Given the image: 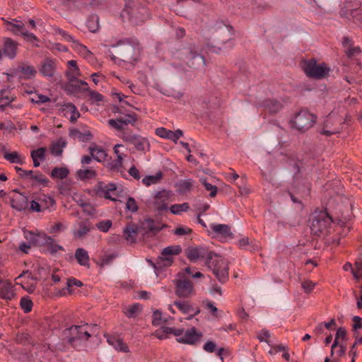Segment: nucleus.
Segmentation results:
<instances>
[{"mask_svg":"<svg viewBox=\"0 0 362 362\" xmlns=\"http://www.w3.org/2000/svg\"><path fill=\"white\" fill-rule=\"evenodd\" d=\"M92 228V225L88 220L77 221L73 226V235L76 238H83Z\"/></svg>","mask_w":362,"mask_h":362,"instance_id":"nucleus-19","label":"nucleus"},{"mask_svg":"<svg viewBox=\"0 0 362 362\" xmlns=\"http://www.w3.org/2000/svg\"><path fill=\"white\" fill-rule=\"evenodd\" d=\"M67 86L72 88V89L76 92L87 91L89 89L88 83L86 81L78 78H76V81H74V82L69 81Z\"/></svg>","mask_w":362,"mask_h":362,"instance_id":"nucleus-35","label":"nucleus"},{"mask_svg":"<svg viewBox=\"0 0 362 362\" xmlns=\"http://www.w3.org/2000/svg\"><path fill=\"white\" fill-rule=\"evenodd\" d=\"M89 96L90 99L94 102H101L104 99V97L102 94L94 90L89 91Z\"/></svg>","mask_w":362,"mask_h":362,"instance_id":"nucleus-63","label":"nucleus"},{"mask_svg":"<svg viewBox=\"0 0 362 362\" xmlns=\"http://www.w3.org/2000/svg\"><path fill=\"white\" fill-rule=\"evenodd\" d=\"M66 142L62 139L53 143L50 147V151L52 155L55 156H60L63 152V148L66 146Z\"/></svg>","mask_w":362,"mask_h":362,"instance_id":"nucleus-37","label":"nucleus"},{"mask_svg":"<svg viewBox=\"0 0 362 362\" xmlns=\"http://www.w3.org/2000/svg\"><path fill=\"white\" fill-rule=\"evenodd\" d=\"M339 132V128H337V127L331 128V127L329 126V122L327 120V121H326L321 133L322 134H325V135L329 136H331L336 133H338Z\"/></svg>","mask_w":362,"mask_h":362,"instance_id":"nucleus-52","label":"nucleus"},{"mask_svg":"<svg viewBox=\"0 0 362 362\" xmlns=\"http://www.w3.org/2000/svg\"><path fill=\"white\" fill-rule=\"evenodd\" d=\"M67 69L66 71V77L69 82H74L81 75V71L77 66L75 60H69L66 63Z\"/></svg>","mask_w":362,"mask_h":362,"instance_id":"nucleus-23","label":"nucleus"},{"mask_svg":"<svg viewBox=\"0 0 362 362\" xmlns=\"http://www.w3.org/2000/svg\"><path fill=\"white\" fill-rule=\"evenodd\" d=\"M4 158L11 163L22 164L23 158L16 151L13 152H4Z\"/></svg>","mask_w":362,"mask_h":362,"instance_id":"nucleus-43","label":"nucleus"},{"mask_svg":"<svg viewBox=\"0 0 362 362\" xmlns=\"http://www.w3.org/2000/svg\"><path fill=\"white\" fill-rule=\"evenodd\" d=\"M97 228L102 232H107L112 226V221L110 220H105L100 221L96 225Z\"/></svg>","mask_w":362,"mask_h":362,"instance_id":"nucleus-56","label":"nucleus"},{"mask_svg":"<svg viewBox=\"0 0 362 362\" xmlns=\"http://www.w3.org/2000/svg\"><path fill=\"white\" fill-rule=\"evenodd\" d=\"M6 25L8 30L16 35L21 34V31L24 28V24L23 23H13L6 21Z\"/></svg>","mask_w":362,"mask_h":362,"instance_id":"nucleus-47","label":"nucleus"},{"mask_svg":"<svg viewBox=\"0 0 362 362\" xmlns=\"http://www.w3.org/2000/svg\"><path fill=\"white\" fill-rule=\"evenodd\" d=\"M20 305L24 313H28L32 310L33 302L29 297H23L21 299Z\"/></svg>","mask_w":362,"mask_h":362,"instance_id":"nucleus-46","label":"nucleus"},{"mask_svg":"<svg viewBox=\"0 0 362 362\" xmlns=\"http://www.w3.org/2000/svg\"><path fill=\"white\" fill-rule=\"evenodd\" d=\"M75 257L78 263L86 267L89 264V255L88 252L83 248H78L75 252Z\"/></svg>","mask_w":362,"mask_h":362,"instance_id":"nucleus-33","label":"nucleus"},{"mask_svg":"<svg viewBox=\"0 0 362 362\" xmlns=\"http://www.w3.org/2000/svg\"><path fill=\"white\" fill-rule=\"evenodd\" d=\"M136 235V230L132 226H127L124 230V235L127 240L133 238Z\"/></svg>","mask_w":362,"mask_h":362,"instance_id":"nucleus-59","label":"nucleus"},{"mask_svg":"<svg viewBox=\"0 0 362 362\" xmlns=\"http://www.w3.org/2000/svg\"><path fill=\"white\" fill-rule=\"evenodd\" d=\"M301 66L308 76L314 78H324L329 71L324 64H317L314 59L303 62Z\"/></svg>","mask_w":362,"mask_h":362,"instance_id":"nucleus-10","label":"nucleus"},{"mask_svg":"<svg viewBox=\"0 0 362 362\" xmlns=\"http://www.w3.org/2000/svg\"><path fill=\"white\" fill-rule=\"evenodd\" d=\"M262 106L266 113L271 115L278 112L282 107L281 104L274 100H264L262 103Z\"/></svg>","mask_w":362,"mask_h":362,"instance_id":"nucleus-28","label":"nucleus"},{"mask_svg":"<svg viewBox=\"0 0 362 362\" xmlns=\"http://www.w3.org/2000/svg\"><path fill=\"white\" fill-rule=\"evenodd\" d=\"M181 251L182 248L180 245H171L164 248L156 263L158 267H170L173 262V256L179 255Z\"/></svg>","mask_w":362,"mask_h":362,"instance_id":"nucleus-12","label":"nucleus"},{"mask_svg":"<svg viewBox=\"0 0 362 362\" xmlns=\"http://www.w3.org/2000/svg\"><path fill=\"white\" fill-rule=\"evenodd\" d=\"M163 174L161 172L156 173L155 175H148L145 177L142 182L146 186H150L152 184L158 183L162 178Z\"/></svg>","mask_w":362,"mask_h":362,"instance_id":"nucleus-44","label":"nucleus"},{"mask_svg":"<svg viewBox=\"0 0 362 362\" xmlns=\"http://www.w3.org/2000/svg\"><path fill=\"white\" fill-rule=\"evenodd\" d=\"M126 209L132 212L137 211L139 207L133 197H129L126 203Z\"/></svg>","mask_w":362,"mask_h":362,"instance_id":"nucleus-55","label":"nucleus"},{"mask_svg":"<svg viewBox=\"0 0 362 362\" xmlns=\"http://www.w3.org/2000/svg\"><path fill=\"white\" fill-rule=\"evenodd\" d=\"M16 296L13 286L9 281L0 280V298L11 300Z\"/></svg>","mask_w":362,"mask_h":362,"instance_id":"nucleus-21","label":"nucleus"},{"mask_svg":"<svg viewBox=\"0 0 362 362\" xmlns=\"http://www.w3.org/2000/svg\"><path fill=\"white\" fill-rule=\"evenodd\" d=\"M361 52V49L359 47H354L348 48L345 50V53L349 58H352Z\"/></svg>","mask_w":362,"mask_h":362,"instance_id":"nucleus-58","label":"nucleus"},{"mask_svg":"<svg viewBox=\"0 0 362 362\" xmlns=\"http://www.w3.org/2000/svg\"><path fill=\"white\" fill-rule=\"evenodd\" d=\"M115 48V55L109 51V56L112 62L121 65V63L134 64L139 59L140 49L137 42L132 39L125 38L111 45Z\"/></svg>","mask_w":362,"mask_h":362,"instance_id":"nucleus-3","label":"nucleus"},{"mask_svg":"<svg viewBox=\"0 0 362 362\" xmlns=\"http://www.w3.org/2000/svg\"><path fill=\"white\" fill-rule=\"evenodd\" d=\"M107 341L112 346L115 350L127 353L129 352L128 346L118 337L114 335H105Z\"/></svg>","mask_w":362,"mask_h":362,"instance_id":"nucleus-24","label":"nucleus"},{"mask_svg":"<svg viewBox=\"0 0 362 362\" xmlns=\"http://www.w3.org/2000/svg\"><path fill=\"white\" fill-rule=\"evenodd\" d=\"M86 26L90 32H96L99 29L98 16L96 15L89 16L86 22Z\"/></svg>","mask_w":362,"mask_h":362,"instance_id":"nucleus-40","label":"nucleus"},{"mask_svg":"<svg viewBox=\"0 0 362 362\" xmlns=\"http://www.w3.org/2000/svg\"><path fill=\"white\" fill-rule=\"evenodd\" d=\"M169 334H173L178 338L177 340L179 342L194 344L200 341L202 333L198 332L194 327L187 329L184 332L183 329H173L168 327H161L158 330H156L155 335L158 339H165L168 337Z\"/></svg>","mask_w":362,"mask_h":362,"instance_id":"nucleus-4","label":"nucleus"},{"mask_svg":"<svg viewBox=\"0 0 362 362\" xmlns=\"http://www.w3.org/2000/svg\"><path fill=\"white\" fill-rule=\"evenodd\" d=\"M123 160H119V158H116L114 160H112L109 163V167L112 170L119 171L122 165Z\"/></svg>","mask_w":362,"mask_h":362,"instance_id":"nucleus-61","label":"nucleus"},{"mask_svg":"<svg viewBox=\"0 0 362 362\" xmlns=\"http://www.w3.org/2000/svg\"><path fill=\"white\" fill-rule=\"evenodd\" d=\"M232 28L230 26H228L223 23H218L216 29L214 41L211 43L208 42L206 44L207 50L218 53V51L222 49L221 45L228 43L230 47H231L232 42L230 40L232 39Z\"/></svg>","mask_w":362,"mask_h":362,"instance_id":"nucleus-5","label":"nucleus"},{"mask_svg":"<svg viewBox=\"0 0 362 362\" xmlns=\"http://www.w3.org/2000/svg\"><path fill=\"white\" fill-rule=\"evenodd\" d=\"M346 337V330L344 328L338 329L334 341L332 346V355L333 354L334 349L339 344V340L344 339Z\"/></svg>","mask_w":362,"mask_h":362,"instance_id":"nucleus-49","label":"nucleus"},{"mask_svg":"<svg viewBox=\"0 0 362 362\" xmlns=\"http://www.w3.org/2000/svg\"><path fill=\"white\" fill-rule=\"evenodd\" d=\"M121 17L123 21H129L133 24L138 25L147 18V10L139 6L134 1L129 0L126 1Z\"/></svg>","mask_w":362,"mask_h":362,"instance_id":"nucleus-6","label":"nucleus"},{"mask_svg":"<svg viewBox=\"0 0 362 362\" xmlns=\"http://www.w3.org/2000/svg\"><path fill=\"white\" fill-rule=\"evenodd\" d=\"M175 293L177 296L182 298H188L194 294L192 281L183 272L178 274L176 280Z\"/></svg>","mask_w":362,"mask_h":362,"instance_id":"nucleus-11","label":"nucleus"},{"mask_svg":"<svg viewBox=\"0 0 362 362\" xmlns=\"http://www.w3.org/2000/svg\"><path fill=\"white\" fill-rule=\"evenodd\" d=\"M24 238L31 245L47 246L52 253L63 250L62 247L55 243L54 239L43 233L24 231Z\"/></svg>","mask_w":362,"mask_h":362,"instance_id":"nucleus-8","label":"nucleus"},{"mask_svg":"<svg viewBox=\"0 0 362 362\" xmlns=\"http://www.w3.org/2000/svg\"><path fill=\"white\" fill-rule=\"evenodd\" d=\"M18 70L21 74V77L25 79L34 77L36 74V70L33 66L25 64L19 66Z\"/></svg>","mask_w":362,"mask_h":362,"instance_id":"nucleus-34","label":"nucleus"},{"mask_svg":"<svg viewBox=\"0 0 362 362\" xmlns=\"http://www.w3.org/2000/svg\"><path fill=\"white\" fill-rule=\"evenodd\" d=\"M173 305L175 306L182 314L187 315V319H192L199 313V309L188 300H175Z\"/></svg>","mask_w":362,"mask_h":362,"instance_id":"nucleus-16","label":"nucleus"},{"mask_svg":"<svg viewBox=\"0 0 362 362\" xmlns=\"http://www.w3.org/2000/svg\"><path fill=\"white\" fill-rule=\"evenodd\" d=\"M199 48L194 45H189L175 49L172 52L171 65L185 71L186 66L199 69L205 64V60Z\"/></svg>","mask_w":362,"mask_h":362,"instance_id":"nucleus-2","label":"nucleus"},{"mask_svg":"<svg viewBox=\"0 0 362 362\" xmlns=\"http://www.w3.org/2000/svg\"><path fill=\"white\" fill-rule=\"evenodd\" d=\"M210 229L216 236L220 237L221 239L225 240L231 238L233 235L230 228L226 224L211 223Z\"/></svg>","mask_w":362,"mask_h":362,"instance_id":"nucleus-22","label":"nucleus"},{"mask_svg":"<svg viewBox=\"0 0 362 362\" xmlns=\"http://www.w3.org/2000/svg\"><path fill=\"white\" fill-rule=\"evenodd\" d=\"M315 286V283L310 280L304 281L302 283V288H303L304 291L306 293L311 292L313 290Z\"/></svg>","mask_w":362,"mask_h":362,"instance_id":"nucleus-62","label":"nucleus"},{"mask_svg":"<svg viewBox=\"0 0 362 362\" xmlns=\"http://www.w3.org/2000/svg\"><path fill=\"white\" fill-rule=\"evenodd\" d=\"M77 175L81 180H85L93 177L95 173V171L92 169H81L78 170Z\"/></svg>","mask_w":362,"mask_h":362,"instance_id":"nucleus-51","label":"nucleus"},{"mask_svg":"<svg viewBox=\"0 0 362 362\" xmlns=\"http://www.w3.org/2000/svg\"><path fill=\"white\" fill-rule=\"evenodd\" d=\"M315 116L310 112L303 110L298 112L291 121L293 128L305 132L310 129L315 122Z\"/></svg>","mask_w":362,"mask_h":362,"instance_id":"nucleus-9","label":"nucleus"},{"mask_svg":"<svg viewBox=\"0 0 362 362\" xmlns=\"http://www.w3.org/2000/svg\"><path fill=\"white\" fill-rule=\"evenodd\" d=\"M36 198L40 204L41 209H42L43 211L50 209L55 204L54 199L48 195L40 194L37 196Z\"/></svg>","mask_w":362,"mask_h":362,"instance_id":"nucleus-31","label":"nucleus"},{"mask_svg":"<svg viewBox=\"0 0 362 362\" xmlns=\"http://www.w3.org/2000/svg\"><path fill=\"white\" fill-rule=\"evenodd\" d=\"M189 209L187 203L175 204L170 206V212L173 214L180 215L183 211H187Z\"/></svg>","mask_w":362,"mask_h":362,"instance_id":"nucleus-45","label":"nucleus"},{"mask_svg":"<svg viewBox=\"0 0 362 362\" xmlns=\"http://www.w3.org/2000/svg\"><path fill=\"white\" fill-rule=\"evenodd\" d=\"M62 3L71 9H78L85 11L90 6L99 4V0H61Z\"/></svg>","mask_w":362,"mask_h":362,"instance_id":"nucleus-17","label":"nucleus"},{"mask_svg":"<svg viewBox=\"0 0 362 362\" xmlns=\"http://www.w3.org/2000/svg\"><path fill=\"white\" fill-rule=\"evenodd\" d=\"M90 337V334L87 329V325L72 326L63 332L64 340H66L74 347L80 346Z\"/></svg>","mask_w":362,"mask_h":362,"instance_id":"nucleus-7","label":"nucleus"},{"mask_svg":"<svg viewBox=\"0 0 362 362\" xmlns=\"http://www.w3.org/2000/svg\"><path fill=\"white\" fill-rule=\"evenodd\" d=\"M178 191L181 194L189 192L193 186V180L191 179L181 180L176 185Z\"/></svg>","mask_w":362,"mask_h":362,"instance_id":"nucleus-36","label":"nucleus"},{"mask_svg":"<svg viewBox=\"0 0 362 362\" xmlns=\"http://www.w3.org/2000/svg\"><path fill=\"white\" fill-rule=\"evenodd\" d=\"M188 278L189 276L192 278H201L203 276V274L200 272H196L195 273H193L192 271V269L190 267H186L182 272Z\"/></svg>","mask_w":362,"mask_h":362,"instance_id":"nucleus-60","label":"nucleus"},{"mask_svg":"<svg viewBox=\"0 0 362 362\" xmlns=\"http://www.w3.org/2000/svg\"><path fill=\"white\" fill-rule=\"evenodd\" d=\"M141 306L139 303L129 305L124 308V313L129 318L135 317L141 312Z\"/></svg>","mask_w":362,"mask_h":362,"instance_id":"nucleus-38","label":"nucleus"},{"mask_svg":"<svg viewBox=\"0 0 362 362\" xmlns=\"http://www.w3.org/2000/svg\"><path fill=\"white\" fill-rule=\"evenodd\" d=\"M69 171L66 168H54L51 172V177L53 179L62 180L68 176Z\"/></svg>","mask_w":362,"mask_h":362,"instance_id":"nucleus-42","label":"nucleus"},{"mask_svg":"<svg viewBox=\"0 0 362 362\" xmlns=\"http://www.w3.org/2000/svg\"><path fill=\"white\" fill-rule=\"evenodd\" d=\"M331 223L330 216L324 211H320L318 214L313 216L310 228L313 233L316 235L322 233Z\"/></svg>","mask_w":362,"mask_h":362,"instance_id":"nucleus-14","label":"nucleus"},{"mask_svg":"<svg viewBox=\"0 0 362 362\" xmlns=\"http://www.w3.org/2000/svg\"><path fill=\"white\" fill-rule=\"evenodd\" d=\"M187 258L193 262L204 259L207 266L221 283H225L228 278V262L218 255L203 247H189L186 250Z\"/></svg>","mask_w":362,"mask_h":362,"instance_id":"nucleus-1","label":"nucleus"},{"mask_svg":"<svg viewBox=\"0 0 362 362\" xmlns=\"http://www.w3.org/2000/svg\"><path fill=\"white\" fill-rule=\"evenodd\" d=\"M89 151L91 156L98 162L104 161L107 156L106 151L98 146L89 147Z\"/></svg>","mask_w":362,"mask_h":362,"instance_id":"nucleus-32","label":"nucleus"},{"mask_svg":"<svg viewBox=\"0 0 362 362\" xmlns=\"http://www.w3.org/2000/svg\"><path fill=\"white\" fill-rule=\"evenodd\" d=\"M40 72L44 76L52 77L55 72V62L53 59L47 58L41 63Z\"/></svg>","mask_w":362,"mask_h":362,"instance_id":"nucleus-25","label":"nucleus"},{"mask_svg":"<svg viewBox=\"0 0 362 362\" xmlns=\"http://www.w3.org/2000/svg\"><path fill=\"white\" fill-rule=\"evenodd\" d=\"M19 176L29 182L31 185H46L48 182L47 177L37 171L25 170L19 167H16Z\"/></svg>","mask_w":362,"mask_h":362,"instance_id":"nucleus-13","label":"nucleus"},{"mask_svg":"<svg viewBox=\"0 0 362 362\" xmlns=\"http://www.w3.org/2000/svg\"><path fill=\"white\" fill-rule=\"evenodd\" d=\"M132 145H134L135 148L138 151H144L149 146L148 141L146 138L139 135H137L134 139Z\"/></svg>","mask_w":362,"mask_h":362,"instance_id":"nucleus-41","label":"nucleus"},{"mask_svg":"<svg viewBox=\"0 0 362 362\" xmlns=\"http://www.w3.org/2000/svg\"><path fill=\"white\" fill-rule=\"evenodd\" d=\"M136 117L134 114H129L127 115L124 117H120L119 118H117L116 119H109L108 124L118 129V130H123L124 126L128 125L129 124H133L134 122L136 121Z\"/></svg>","mask_w":362,"mask_h":362,"instance_id":"nucleus-20","label":"nucleus"},{"mask_svg":"<svg viewBox=\"0 0 362 362\" xmlns=\"http://www.w3.org/2000/svg\"><path fill=\"white\" fill-rule=\"evenodd\" d=\"M64 280H65L66 288H64L62 289V292L63 295L66 294V291H68V293H71L72 292L71 288L74 286H76V287H80L82 286L81 281H80L79 280H77L74 278L64 279Z\"/></svg>","mask_w":362,"mask_h":362,"instance_id":"nucleus-39","label":"nucleus"},{"mask_svg":"<svg viewBox=\"0 0 362 362\" xmlns=\"http://www.w3.org/2000/svg\"><path fill=\"white\" fill-rule=\"evenodd\" d=\"M30 210L35 212L44 211L36 197L30 202Z\"/></svg>","mask_w":362,"mask_h":362,"instance_id":"nucleus-64","label":"nucleus"},{"mask_svg":"<svg viewBox=\"0 0 362 362\" xmlns=\"http://www.w3.org/2000/svg\"><path fill=\"white\" fill-rule=\"evenodd\" d=\"M201 182L205 187V189L210 192V197H214L217 193V187L212 184L207 182L206 178H202Z\"/></svg>","mask_w":362,"mask_h":362,"instance_id":"nucleus-53","label":"nucleus"},{"mask_svg":"<svg viewBox=\"0 0 362 362\" xmlns=\"http://www.w3.org/2000/svg\"><path fill=\"white\" fill-rule=\"evenodd\" d=\"M17 44L11 39L4 40V53L10 59H13L16 55Z\"/></svg>","mask_w":362,"mask_h":362,"instance_id":"nucleus-29","label":"nucleus"},{"mask_svg":"<svg viewBox=\"0 0 362 362\" xmlns=\"http://www.w3.org/2000/svg\"><path fill=\"white\" fill-rule=\"evenodd\" d=\"M166 318L163 317L162 313L159 310H156L153 313L152 316V323L153 325H160L163 322H166Z\"/></svg>","mask_w":362,"mask_h":362,"instance_id":"nucleus-50","label":"nucleus"},{"mask_svg":"<svg viewBox=\"0 0 362 362\" xmlns=\"http://www.w3.org/2000/svg\"><path fill=\"white\" fill-rule=\"evenodd\" d=\"M156 134L162 138L168 139L175 141L182 136V132L180 129L173 132L161 127L156 129Z\"/></svg>","mask_w":362,"mask_h":362,"instance_id":"nucleus-26","label":"nucleus"},{"mask_svg":"<svg viewBox=\"0 0 362 362\" xmlns=\"http://www.w3.org/2000/svg\"><path fill=\"white\" fill-rule=\"evenodd\" d=\"M47 151V148L45 147H41L36 150H33L30 153L31 157L32 158L43 160L45 158Z\"/></svg>","mask_w":362,"mask_h":362,"instance_id":"nucleus-48","label":"nucleus"},{"mask_svg":"<svg viewBox=\"0 0 362 362\" xmlns=\"http://www.w3.org/2000/svg\"><path fill=\"white\" fill-rule=\"evenodd\" d=\"M100 188L104 193L105 197L107 199H115L112 196H116L119 192L117 187L113 183L101 184Z\"/></svg>","mask_w":362,"mask_h":362,"instance_id":"nucleus-30","label":"nucleus"},{"mask_svg":"<svg viewBox=\"0 0 362 362\" xmlns=\"http://www.w3.org/2000/svg\"><path fill=\"white\" fill-rule=\"evenodd\" d=\"M137 136L136 134H134L128 131H122L121 138L126 142H128L131 144L134 142V139Z\"/></svg>","mask_w":362,"mask_h":362,"instance_id":"nucleus-54","label":"nucleus"},{"mask_svg":"<svg viewBox=\"0 0 362 362\" xmlns=\"http://www.w3.org/2000/svg\"><path fill=\"white\" fill-rule=\"evenodd\" d=\"M144 227L148 228L151 232L155 233L159 230L153 220L148 219L144 223Z\"/></svg>","mask_w":362,"mask_h":362,"instance_id":"nucleus-57","label":"nucleus"},{"mask_svg":"<svg viewBox=\"0 0 362 362\" xmlns=\"http://www.w3.org/2000/svg\"><path fill=\"white\" fill-rule=\"evenodd\" d=\"M174 194L170 190L162 189L154 196V206L157 211L163 212L168 209V202L173 200Z\"/></svg>","mask_w":362,"mask_h":362,"instance_id":"nucleus-15","label":"nucleus"},{"mask_svg":"<svg viewBox=\"0 0 362 362\" xmlns=\"http://www.w3.org/2000/svg\"><path fill=\"white\" fill-rule=\"evenodd\" d=\"M59 34L63 37L64 40L71 42L72 48L79 54L83 56H87V54L89 53V51L86 46L81 44L78 40H76L74 36L69 35L65 30H60Z\"/></svg>","mask_w":362,"mask_h":362,"instance_id":"nucleus-18","label":"nucleus"},{"mask_svg":"<svg viewBox=\"0 0 362 362\" xmlns=\"http://www.w3.org/2000/svg\"><path fill=\"white\" fill-rule=\"evenodd\" d=\"M11 206L18 211H23L28 208V200L26 196L20 194L11 199Z\"/></svg>","mask_w":362,"mask_h":362,"instance_id":"nucleus-27","label":"nucleus"}]
</instances>
